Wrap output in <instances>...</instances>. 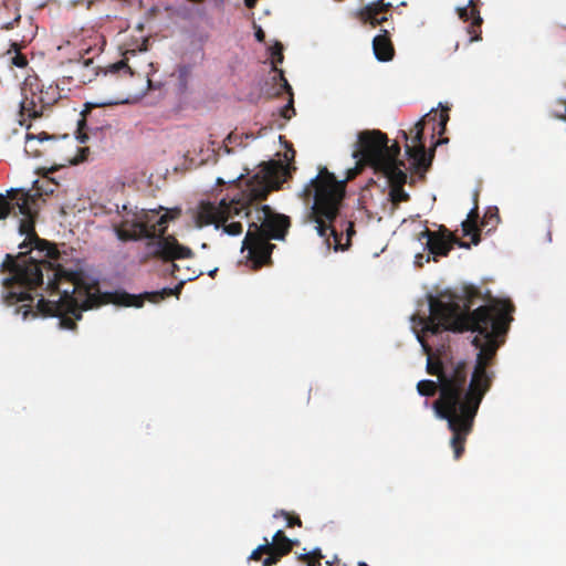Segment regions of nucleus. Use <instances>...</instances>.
<instances>
[{"instance_id": "1", "label": "nucleus", "mask_w": 566, "mask_h": 566, "mask_svg": "<svg viewBox=\"0 0 566 566\" xmlns=\"http://www.w3.org/2000/svg\"><path fill=\"white\" fill-rule=\"evenodd\" d=\"M428 318L411 316V329L423 350H428L420 332L437 333L439 327L449 331L469 329L474 333L472 344L479 348L475 366L471 379L467 381L465 363L459 361L449 373L427 359L429 373L438 375L440 398L433 402L436 417L447 420L449 429L453 432L450 440L454 458H459L463 448L462 442L471 431L474 417L483 396L489 390L491 375L486 365L494 355L499 344L496 337L506 332L509 308L502 304L500 308L479 307L468 314L460 298L443 295L429 300Z\"/></svg>"}, {"instance_id": "2", "label": "nucleus", "mask_w": 566, "mask_h": 566, "mask_svg": "<svg viewBox=\"0 0 566 566\" xmlns=\"http://www.w3.org/2000/svg\"><path fill=\"white\" fill-rule=\"evenodd\" d=\"M400 148L397 144L388 145L385 134L379 130H364L356 135L352 158L355 166L349 168L344 178L337 179L335 175L323 167L310 178L304 186L305 196H313L312 222L317 235L326 239V248L331 247L328 235L333 237L334 250H344L337 242L331 222L335 219L340 201L344 197L345 182L354 177L363 166L369 164L380 170L396 186L406 181L403 163L398 159Z\"/></svg>"}, {"instance_id": "3", "label": "nucleus", "mask_w": 566, "mask_h": 566, "mask_svg": "<svg viewBox=\"0 0 566 566\" xmlns=\"http://www.w3.org/2000/svg\"><path fill=\"white\" fill-rule=\"evenodd\" d=\"M21 214L19 232L24 240L19 244V253L15 258L7 255L10 264L11 275L3 280L4 284H11L10 289L4 293V300L9 305L19 302H31L32 298L27 291L28 286L38 284L42 281L43 271L49 266L44 260L39 259L36 254H41L44 249L41 242L35 238L33 232V216L29 206V197L17 203Z\"/></svg>"}, {"instance_id": "4", "label": "nucleus", "mask_w": 566, "mask_h": 566, "mask_svg": "<svg viewBox=\"0 0 566 566\" xmlns=\"http://www.w3.org/2000/svg\"><path fill=\"white\" fill-rule=\"evenodd\" d=\"M98 298L95 291L82 286L77 273L55 269L52 277H48L45 293L36 308L42 316L56 317L60 328L72 329L75 321L81 318V311L96 306Z\"/></svg>"}, {"instance_id": "5", "label": "nucleus", "mask_w": 566, "mask_h": 566, "mask_svg": "<svg viewBox=\"0 0 566 566\" xmlns=\"http://www.w3.org/2000/svg\"><path fill=\"white\" fill-rule=\"evenodd\" d=\"M287 219L280 214H265L261 226L250 227L242 242L241 251L248 250V255L258 268L270 260L273 244L269 240H283L287 228Z\"/></svg>"}, {"instance_id": "6", "label": "nucleus", "mask_w": 566, "mask_h": 566, "mask_svg": "<svg viewBox=\"0 0 566 566\" xmlns=\"http://www.w3.org/2000/svg\"><path fill=\"white\" fill-rule=\"evenodd\" d=\"M165 210V212L155 222L156 226V248L154 253L166 260L187 259L191 256V250L185 245L179 244L172 235H164L168 221L176 219L180 214L178 207L164 208L159 207L157 212Z\"/></svg>"}, {"instance_id": "7", "label": "nucleus", "mask_w": 566, "mask_h": 566, "mask_svg": "<svg viewBox=\"0 0 566 566\" xmlns=\"http://www.w3.org/2000/svg\"><path fill=\"white\" fill-rule=\"evenodd\" d=\"M286 167L277 161H268L260 165L250 185V195L254 199L262 198L268 191L280 186L286 176Z\"/></svg>"}, {"instance_id": "8", "label": "nucleus", "mask_w": 566, "mask_h": 566, "mask_svg": "<svg viewBox=\"0 0 566 566\" xmlns=\"http://www.w3.org/2000/svg\"><path fill=\"white\" fill-rule=\"evenodd\" d=\"M230 211L231 207L223 201L219 205L201 202L193 210L196 227L201 229L207 226H213L218 230L221 224L228 222Z\"/></svg>"}, {"instance_id": "9", "label": "nucleus", "mask_w": 566, "mask_h": 566, "mask_svg": "<svg viewBox=\"0 0 566 566\" xmlns=\"http://www.w3.org/2000/svg\"><path fill=\"white\" fill-rule=\"evenodd\" d=\"M423 133V119L420 118L410 128L408 135L403 133L407 140L405 150L415 168H426L430 164V159L426 155L424 146L421 143Z\"/></svg>"}, {"instance_id": "10", "label": "nucleus", "mask_w": 566, "mask_h": 566, "mask_svg": "<svg viewBox=\"0 0 566 566\" xmlns=\"http://www.w3.org/2000/svg\"><path fill=\"white\" fill-rule=\"evenodd\" d=\"M422 238L424 239L422 244L428 249V253L426 255L415 254L413 262L417 265L429 262L431 258L436 260L437 256L447 255L452 248V241L443 234L426 231L422 233Z\"/></svg>"}, {"instance_id": "11", "label": "nucleus", "mask_w": 566, "mask_h": 566, "mask_svg": "<svg viewBox=\"0 0 566 566\" xmlns=\"http://www.w3.org/2000/svg\"><path fill=\"white\" fill-rule=\"evenodd\" d=\"M142 219L137 218L135 210H129L124 217L123 220L114 226V233L118 241L127 242V241H138L144 239V234H142Z\"/></svg>"}, {"instance_id": "12", "label": "nucleus", "mask_w": 566, "mask_h": 566, "mask_svg": "<svg viewBox=\"0 0 566 566\" xmlns=\"http://www.w3.org/2000/svg\"><path fill=\"white\" fill-rule=\"evenodd\" d=\"M290 547V539L281 534V530H277L272 536V542L260 544L252 551L250 558H256L260 552L266 551L269 556L264 559L263 564L270 565L274 563L279 556L287 552Z\"/></svg>"}, {"instance_id": "13", "label": "nucleus", "mask_w": 566, "mask_h": 566, "mask_svg": "<svg viewBox=\"0 0 566 566\" xmlns=\"http://www.w3.org/2000/svg\"><path fill=\"white\" fill-rule=\"evenodd\" d=\"M117 87L118 82L116 80H106L101 92L85 103L86 108L104 107L126 103L128 99L127 97L116 94L115 91Z\"/></svg>"}, {"instance_id": "14", "label": "nucleus", "mask_w": 566, "mask_h": 566, "mask_svg": "<svg viewBox=\"0 0 566 566\" xmlns=\"http://www.w3.org/2000/svg\"><path fill=\"white\" fill-rule=\"evenodd\" d=\"M389 2H384V0H377L376 2H370L366 4L364 8L357 10V14L366 22L370 24L378 23L385 19V17H378V13L389 7Z\"/></svg>"}, {"instance_id": "15", "label": "nucleus", "mask_w": 566, "mask_h": 566, "mask_svg": "<svg viewBox=\"0 0 566 566\" xmlns=\"http://www.w3.org/2000/svg\"><path fill=\"white\" fill-rule=\"evenodd\" d=\"M135 213L137 218L142 220V234H144V239H155L156 238V226L153 222V214L157 212V209H144V208H135Z\"/></svg>"}, {"instance_id": "16", "label": "nucleus", "mask_w": 566, "mask_h": 566, "mask_svg": "<svg viewBox=\"0 0 566 566\" xmlns=\"http://www.w3.org/2000/svg\"><path fill=\"white\" fill-rule=\"evenodd\" d=\"M373 51L379 62H388L394 55V49L385 35H376L373 39Z\"/></svg>"}, {"instance_id": "17", "label": "nucleus", "mask_w": 566, "mask_h": 566, "mask_svg": "<svg viewBox=\"0 0 566 566\" xmlns=\"http://www.w3.org/2000/svg\"><path fill=\"white\" fill-rule=\"evenodd\" d=\"M96 75V71L93 67L92 60H85L77 64L76 76L82 82H90Z\"/></svg>"}, {"instance_id": "18", "label": "nucleus", "mask_w": 566, "mask_h": 566, "mask_svg": "<svg viewBox=\"0 0 566 566\" xmlns=\"http://www.w3.org/2000/svg\"><path fill=\"white\" fill-rule=\"evenodd\" d=\"M437 389V384L430 379H422L417 384V391L420 396H431Z\"/></svg>"}, {"instance_id": "19", "label": "nucleus", "mask_w": 566, "mask_h": 566, "mask_svg": "<svg viewBox=\"0 0 566 566\" xmlns=\"http://www.w3.org/2000/svg\"><path fill=\"white\" fill-rule=\"evenodd\" d=\"M114 303L125 305V306H140V303L138 300H136L134 296L122 294L116 295L113 300Z\"/></svg>"}, {"instance_id": "20", "label": "nucleus", "mask_w": 566, "mask_h": 566, "mask_svg": "<svg viewBox=\"0 0 566 566\" xmlns=\"http://www.w3.org/2000/svg\"><path fill=\"white\" fill-rule=\"evenodd\" d=\"M222 226L223 232L229 237H237L242 232V227L238 222H224Z\"/></svg>"}, {"instance_id": "21", "label": "nucleus", "mask_w": 566, "mask_h": 566, "mask_svg": "<svg viewBox=\"0 0 566 566\" xmlns=\"http://www.w3.org/2000/svg\"><path fill=\"white\" fill-rule=\"evenodd\" d=\"M10 213V205L4 195L0 193V221L4 220Z\"/></svg>"}, {"instance_id": "22", "label": "nucleus", "mask_w": 566, "mask_h": 566, "mask_svg": "<svg viewBox=\"0 0 566 566\" xmlns=\"http://www.w3.org/2000/svg\"><path fill=\"white\" fill-rule=\"evenodd\" d=\"M474 210H471L469 213H468V219L465 221L462 222V229H463V232L464 234L467 235H471L474 230H475V224L473 221L470 220L471 216L474 214Z\"/></svg>"}, {"instance_id": "23", "label": "nucleus", "mask_w": 566, "mask_h": 566, "mask_svg": "<svg viewBox=\"0 0 566 566\" xmlns=\"http://www.w3.org/2000/svg\"><path fill=\"white\" fill-rule=\"evenodd\" d=\"M129 55H134V53H133V52H126V53L124 54V60H122L120 62H117V63L113 64V65L111 66V71H112V72H116V71H118L119 69H122V67H124V66H127V67H128V70L132 72V67H130V65H128V62H129Z\"/></svg>"}, {"instance_id": "24", "label": "nucleus", "mask_w": 566, "mask_h": 566, "mask_svg": "<svg viewBox=\"0 0 566 566\" xmlns=\"http://www.w3.org/2000/svg\"><path fill=\"white\" fill-rule=\"evenodd\" d=\"M77 125H78V132L75 135V139L80 144H85L88 140V136L82 132L83 127L85 126V120L84 119L78 120Z\"/></svg>"}, {"instance_id": "25", "label": "nucleus", "mask_w": 566, "mask_h": 566, "mask_svg": "<svg viewBox=\"0 0 566 566\" xmlns=\"http://www.w3.org/2000/svg\"><path fill=\"white\" fill-rule=\"evenodd\" d=\"M390 197L394 202H398L406 198V193L399 187H394L390 191Z\"/></svg>"}, {"instance_id": "26", "label": "nucleus", "mask_w": 566, "mask_h": 566, "mask_svg": "<svg viewBox=\"0 0 566 566\" xmlns=\"http://www.w3.org/2000/svg\"><path fill=\"white\" fill-rule=\"evenodd\" d=\"M271 54L273 57L276 59V61L279 63L282 62L283 60V56H282V45L280 43H275L272 48H271Z\"/></svg>"}, {"instance_id": "27", "label": "nucleus", "mask_w": 566, "mask_h": 566, "mask_svg": "<svg viewBox=\"0 0 566 566\" xmlns=\"http://www.w3.org/2000/svg\"><path fill=\"white\" fill-rule=\"evenodd\" d=\"M31 310L32 306L30 304H23L20 308L17 310V314H20L22 319H25Z\"/></svg>"}, {"instance_id": "28", "label": "nucleus", "mask_w": 566, "mask_h": 566, "mask_svg": "<svg viewBox=\"0 0 566 566\" xmlns=\"http://www.w3.org/2000/svg\"><path fill=\"white\" fill-rule=\"evenodd\" d=\"M12 64L17 67H23L27 65V60L22 55L17 54L12 57Z\"/></svg>"}, {"instance_id": "29", "label": "nucleus", "mask_w": 566, "mask_h": 566, "mask_svg": "<svg viewBox=\"0 0 566 566\" xmlns=\"http://www.w3.org/2000/svg\"><path fill=\"white\" fill-rule=\"evenodd\" d=\"M255 39L259 42H262L264 40V33H263V31H262V29L260 27L255 31Z\"/></svg>"}, {"instance_id": "30", "label": "nucleus", "mask_w": 566, "mask_h": 566, "mask_svg": "<svg viewBox=\"0 0 566 566\" xmlns=\"http://www.w3.org/2000/svg\"><path fill=\"white\" fill-rule=\"evenodd\" d=\"M85 151H86V148L82 149V155H81V157H80V158H74V159L70 160V163H71V164H73V165H75V164L80 163L81 160H83V158H84V153H85Z\"/></svg>"}, {"instance_id": "31", "label": "nucleus", "mask_w": 566, "mask_h": 566, "mask_svg": "<svg viewBox=\"0 0 566 566\" xmlns=\"http://www.w3.org/2000/svg\"><path fill=\"white\" fill-rule=\"evenodd\" d=\"M53 254H54V249H53V248H51V247H46V248H45V254H44V256H53Z\"/></svg>"}, {"instance_id": "32", "label": "nucleus", "mask_w": 566, "mask_h": 566, "mask_svg": "<svg viewBox=\"0 0 566 566\" xmlns=\"http://www.w3.org/2000/svg\"><path fill=\"white\" fill-rule=\"evenodd\" d=\"M256 0H244V3L248 8H252L255 4Z\"/></svg>"}, {"instance_id": "33", "label": "nucleus", "mask_w": 566, "mask_h": 566, "mask_svg": "<svg viewBox=\"0 0 566 566\" xmlns=\"http://www.w3.org/2000/svg\"><path fill=\"white\" fill-rule=\"evenodd\" d=\"M459 13H460V17H464V14L467 13V8H459Z\"/></svg>"}, {"instance_id": "34", "label": "nucleus", "mask_w": 566, "mask_h": 566, "mask_svg": "<svg viewBox=\"0 0 566 566\" xmlns=\"http://www.w3.org/2000/svg\"><path fill=\"white\" fill-rule=\"evenodd\" d=\"M241 176H242V175H241V174H239V175H237L235 177L228 179V180H227V182H232V181H234V180H237V179H240V178H241Z\"/></svg>"}, {"instance_id": "35", "label": "nucleus", "mask_w": 566, "mask_h": 566, "mask_svg": "<svg viewBox=\"0 0 566 566\" xmlns=\"http://www.w3.org/2000/svg\"><path fill=\"white\" fill-rule=\"evenodd\" d=\"M446 123H447V116H443L441 118V126H442V128L444 127Z\"/></svg>"}, {"instance_id": "36", "label": "nucleus", "mask_w": 566, "mask_h": 566, "mask_svg": "<svg viewBox=\"0 0 566 566\" xmlns=\"http://www.w3.org/2000/svg\"><path fill=\"white\" fill-rule=\"evenodd\" d=\"M481 20H482V19H481V17H480V15H476V17L474 18V23H475V24H478V23H480V22H481Z\"/></svg>"}, {"instance_id": "37", "label": "nucleus", "mask_w": 566, "mask_h": 566, "mask_svg": "<svg viewBox=\"0 0 566 566\" xmlns=\"http://www.w3.org/2000/svg\"><path fill=\"white\" fill-rule=\"evenodd\" d=\"M217 182L221 184V182H226V181L221 177H218Z\"/></svg>"}, {"instance_id": "38", "label": "nucleus", "mask_w": 566, "mask_h": 566, "mask_svg": "<svg viewBox=\"0 0 566 566\" xmlns=\"http://www.w3.org/2000/svg\"><path fill=\"white\" fill-rule=\"evenodd\" d=\"M23 188L22 187H18V188H11L9 191H14V190H22Z\"/></svg>"}, {"instance_id": "39", "label": "nucleus", "mask_w": 566, "mask_h": 566, "mask_svg": "<svg viewBox=\"0 0 566 566\" xmlns=\"http://www.w3.org/2000/svg\"><path fill=\"white\" fill-rule=\"evenodd\" d=\"M217 271V268L209 271V275H212Z\"/></svg>"}, {"instance_id": "40", "label": "nucleus", "mask_w": 566, "mask_h": 566, "mask_svg": "<svg viewBox=\"0 0 566 566\" xmlns=\"http://www.w3.org/2000/svg\"><path fill=\"white\" fill-rule=\"evenodd\" d=\"M33 139H34V136H30V135L27 136V140H33Z\"/></svg>"}, {"instance_id": "41", "label": "nucleus", "mask_w": 566, "mask_h": 566, "mask_svg": "<svg viewBox=\"0 0 566 566\" xmlns=\"http://www.w3.org/2000/svg\"><path fill=\"white\" fill-rule=\"evenodd\" d=\"M357 566H367L365 562H359Z\"/></svg>"}, {"instance_id": "42", "label": "nucleus", "mask_w": 566, "mask_h": 566, "mask_svg": "<svg viewBox=\"0 0 566 566\" xmlns=\"http://www.w3.org/2000/svg\"><path fill=\"white\" fill-rule=\"evenodd\" d=\"M439 107H441V108H442V109H444V111H447V109H448V107L442 106V103H441V102L439 103Z\"/></svg>"}, {"instance_id": "43", "label": "nucleus", "mask_w": 566, "mask_h": 566, "mask_svg": "<svg viewBox=\"0 0 566 566\" xmlns=\"http://www.w3.org/2000/svg\"><path fill=\"white\" fill-rule=\"evenodd\" d=\"M318 551H319L318 548H314V549L312 551V553H313V554H316Z\"/></svg>"}, {"instance_id": "44", "label": "nucleus", "mask_w": 566, "mask_h": 566, "mask_svg": "<svg viewBox=\"0 0 566 566\" xmlns=\"http://www.w3.org/2000/svg\"><path fill=\"white\" fill-rule=\"evenodd\" d=\"M283 81H284V86H285V87H289L287 82H286L285 80H283Z\"/></svg>"}]
</instances>
